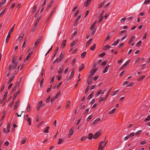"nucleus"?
Listing matches in <instances>:
<instances>
[{
	"label": "nucleus",
	"instance_id": "obj_1",
	"mask_svg": "<svg viewBox=\"0 0 150 150\" xmlns=\"http://www.w3.org/2000/svg\"><path fill=\"white\" fill-rule=\"evenodd\" d=\"M101 134V133L100 131L96 132L95 134H94V135L93 136V134L90 133L89 134L88 136V139L90 140L93 137V138L94 139H96L97 137L100 136Z\"/></svg>",
	"mask_w": 150,
	"mask_h": 150
},
{
	"label": "nucleus",
	"instance_id": "obj_2",
	"mask_svg": "<svg viewBox=\"0 0 150 150\" xmlns=\"http://www.w3.org/2000/svg\"><path fill=\"white\" fill-rule=\"evenodd\" d=\"M20 80L19 81H17L16 83L14 84V86L12 89V91H13V92H14V91H15L16 89L18 86L19 87L20 85Z\"/></svg>",
	"mask_w": 150,
	"mask_h": 150
},
{
	"label": "nucleus",
	"instance_id": "obj_3",
	"mask_svg": "<svg viewBox=\"0 0 150 150\" xmlns=\"http://www.w3.org/2000/svg\"><path fill=\"white\" fill-rule=\"evenodd\" d=\"M32 54V53H31V52L28 54L27 56L23 60L24 62H25L26 61H27L28 59L31 57V56Z\"/></svg>",
	"mask_w": 150,
	"mask_h": 150
},
{
	"label": "nucleus",
	"instance_id": "obj_4",
	"mask_svg": "<svg viewBox=\"0 0 150 150\" xmlns=\"http://www.w3.org/2000/svg\"><path fill=\"white\" fill-rule=\"evenodd\" d=\"M75 71V70L74 69H72V70L71 71V75L69 76V78H68V80H69L70 79L72 78L74 75Z\"/></svg>",
	"mask_w": 150,
	"mask_h": 150
},
{
	"label": "nucleus",
	"instance_id": "obj_5",
	"mask_svg": "<svg viewBox=\"0 0 150 150\" xmlns=\"http://www.w3.org/2000/svg\"><path fill=\"white\" fill-rule=\"evenodd\" d=\"M74 133V129L73 128H71L70 129L69 132V134L68 135V137L70 138L71 136Z\"/></svg>",
	"mask_w": 150,
	"mask_h": 150
},
{
	"label": "nucleus",
	"instance_id": "obj_6",
	"mask_svg": "<svg viewBox=\"0 0 150 150\" xmlns=\"http://www.w3.org/2000/svg\"><path fill=\"white\" fill-rule=\"evenodd\" d=\"M19 100H17L15 103L13 107V110H15L19 105Z\"/></svg>",
	"mask_w": 150,
	"mask_h": 150
},
{
	"label": "nucleus",
	"instance_id": "obj_7",
	"mask_svg": "<svg viewBox=\"0 0 150 150\" xmlns=\"http://www.w3.org/2000/svg\"><path fill=\"white\" fill-rule=\"evenodd\" d=\"M104 142L103 141L101 142V143L99 144V147L98 148V150H103L104 147L102 146V144Z\"/></svg>",
	"mask_w": 150,
	"mask_h": 150
},
{
	"label": "nucleus",
	"instance_id": "obj_8",
	"mask_svg": "<svg viewBox=\"0 0 150 150\" xmlns=\"http://www.w3.org/2000/svg\"><path fill=\"white\" fill-rule=\"evenodd\" d=\"M7 96V93L6 92L5 93L4 95V96L2 99L1 100V101H0V102H1V103L2 104L3 103L5 98Z\"/></svg>",
	"mask_w": 150,
	"mask_h": 150
},
{
	"label": "nucleus",
	"instance_id": "obj_9",
	"mask_svg": "<svg viewBox=\"0 0 150 150\" xmlns=\"http://www.w3.org/2000/svg\"><path fill=\"white\" fill-rule=\"evenodd\" d=\"M42 101L39 102L38 104V106L37 108V110L38 111L40 109V108L42 106Z\"/></svg>",
	"mask_w": 150,
	"mask_h": 150
},
{
	"label": "nucleus",
	"instance_id": "obj_10",
	"mask_svg": "<svg viewBox=\"0 0 150 150\" xmlns=\"http://www.w3.org/2000/svg\"><path fill=\"white\" fill-rule=\"evenodd\" d=\"M14 76V75L13 74L12 75V76H11V77L10 79L7 82L8 84H9L10 83L12 80L13 79Z\"/></svg>",
	"mask_w": 150,
	"mask_h": 150
},
{
	"label": "nucleus",
	"instance_id": "obj_11",
	"mask_svg": "<svg viewBox=\"0 0 150 150\" xmlns=\"http://www.w3.org/2000/svg\"><path fill=\"white\" fill-rule=\"evenodd\" d=\"M11 123L8 122L7 125V132H9L10 131V129L11 127Z\"/></svg>",
	"mask_w": 150,
	"mask_h": 150
},
{
	"label": "nucleus",
	"instance_id": "obj_12",
	"mask_svg": "<svg viewBox=\"0 0 150 150\" xmlns=\"http://www.w3.org/2000/svg\"><path fill=\"white\" fill-rule=\"evenodd\" d=\"M37 8V6L36 5H34L33 8L32 13H35L36 11V9Z\"/></svg>",
	"mask_w": 150,
	"mask_h": 150
},
{
	"label": "nucleus",
	"instance_id": "obj_13",
	"mask_svg": "<svg viewBox=\"0 0 150 150\" xmlns=\"http://www.w3.org/2000/svg\"><path fill=\"white\" fill-rule=\"evenodd\" d=\"M129 61H128L126 62L121 67L120 69H122L124 68L129 64Z\"/></svg>",
	"mask_w": 150,
	"mask_h": 150
},
{
	"label": "nucleus",
	"instance_id": "obj_14",
	"mask_svg": "<svg viewBox=\"0 0 150 150\" xmlns=\"http://www.w3.org/2000/svg\"><path fill=\"white\" fill-rule=\"evenodd\" d=\"M110 47V46L108 45H105L103 48V50H106L107 49L109 48Z\"/></svg>",
	"mask_w": 150,
	"mask_h": 150
},
{
	"label": "nucleus",
	"instance_id": "obj_15",
	"mask_svg": "<svg viewBox=\"0 0 150 150\" xmlns=\"http://www.w3.org/2000/svg\"><path fill=\"white\" fill-rule=\"evenodd\" d=\"M96 22H94L91 25L90 27V29L91 30H92L93 29L94 27H95L96 24Z\"/></svg>",
	"mask_w": 150,
	"mask_h": 150
},
{
	"label": "nucleus",
	"instance_id": "obj_16",
	"mask_svg": "<svg viewBox=\"0 0 150 150\" xmlns=\"http://www.w3.org/2000/svg\"><path fill=\"white\" fill-rule=\"evenodd\" d=\"M41 40V38L40 39H39L38 40H37L36 41V42H35V44H34L36 46H37V45H38L39 43L40 42Z\"/></svg>",
	"mask_w": 150,
	"mask_h": 150
},
{
	"label": "nucleus",
	"instance_id": "obj_17",
	"mask_svg": "<svg viewBox=\"0 0 150 150\" xmlns=\"http://www.w3.org/2000/svg\"><path fill=\"white\" fill-rule=\"evenodd\" d=\"M100 120V119L99 118L96 119L91 124L92 125H94L96 122H97L99 121Z\"/></svg>",
	"mask_w": 150,
	"mask_h": 150
},
{
	"label": "nucleus",
	"instance_id": "obj_18",
	"mask_svg": "<svg viewBox=\"0 0 150 150\" xmlns=\"http://www.w3.org/2000/svg\"><path fill=\"white\" fill-rule=\"evenodd\" d=\"M23 36H24L23 34L19 36V38H18V41L19 42H21V40H22V39H23Z\"/></svg>",
	"mask_w": 150,
	"mask_h": 150
},
{
	"label": "nucleus",
	"instance_id": "obj_19",
	"mask_svg": "<svg viewBox=\"0 0 150 150\" xmlns=\"http://www.w3.org/2000/svg\"><path fill=\"white\" fill-rule=\"evenodd\" d=\"M92 39H90L87 42L86 45V47H87L88 46V45L91 42V41H92Z\"/></svg>",
	"mask_w": 150,
	"mask_h": 150
},
{
	"label": "nucleus",
	"instance_id": "obj_20",
	"mask_svg": "<svg viewBox=\"0 0 150 150\" xmlns=\"http://www.w3.org/2000/svg\"><path fill=\"white\" fill-rule=\"evenodd\" d=\"M10 36H11L9 34H8V35L6 39V40H5L6 43H7L8 42V41L9 40V39L10 37Z\"/></svg>",
	"mask_w": 150,
	"mask_h": 150
},
{
	"label": "nucleus",
	"instance_id": "obj_21",
	"mask_svg": "<svg viewBox=\"0 0 150 150\" xmlns=\"http://www.w3.org/2000/svg\"><path fill=\"white\" fill-rule=\"evenodd\" d=\"M84 64H82L81 66L80 67L79 69V71H80L81 70L83 69V68H84Z\"/></svg>",
	"mask_w": 150,
	"mask_h": 150
},
{
	"label": "nucleus",
	"instance_id": "obj_22",
	"mask_svg": "<svg viewBox=\"0 0 150 150\" xmlns=\"http://www.w3.org/2000/svg\"><path fill=\"white\" fill-rule=\"evenodd\" d=\"M145 77V76L144 75L141 76L139 79H138L137 81H140L142 80Z\"/></svg>",
	"mask_w": 150,
	"mask_h": 150
},
{
	"label": "nucleus",
	"instance_id": "obj_23",
	"mask_svg": "<svg viewBox=\"0 0 150 150\" xmlns=\"http://www.w3.org/2000/svg\"><path fill=\"white\" fill-rule=\"evenodd\" d=\"M15 24H14L13 26L10 29L8 33V34H9L10 35L11 34V33L13 30L14 29V27L15 25Z\"/></svg>",
	"mask_w": 150,
	"mask_h": 150
},
{
	"label": "nucleus",
	"instance_id": "obj_24",
	"mask_svg": "<svg viewBox=\"0 0 150 150\" xmlns=\"http://www.w3.org/2000/svg\"><path fill=\"white\" fill-rule=\"evenodd\" d=\"M37 24L35 23L34 26L33 27V28L31 29V31L32 32H33L35 31V30L37 28Z\"/></svg>",
	"mask_w": 150,
	"mask_h": 150
},
{
	"label": "nucleus",
	"instance_id": "obj_25",
	"mask_svg": "<svg viewBox=\"0 0 150 150\" xmlns=\"http://www.w3.org/2000/svg\"><path fill=\"white\" fill-rule=\"evenodd\" d=\"M66 44V40H63L62 43V48H63L65 46Z\"/></svg>",
	"mask_w": 150,
	"mask_h": 150
},
{
	"label": "nucleus",
	"instance_id": "obj_26",
	"mask_svg": "<svg viewBox=\"0 0 150 150\" xmlns=\"http://www.w3.org/2000/svg\"><path fill=\"white\" fill-rule=\"evenodd\" d=\"M119 41L120 40H117L114 43L112 44V45L114 46L116 45L119 43Z\"/></svg>",
	"mask_w": 150,
	"mask_h": 150
},
{
	"label": "nucleus",
	"instance_id": "obj_27",
	"mask_svg": "<svg viewBox=\"0 0 150 150\" xmlns=\"http://www.w3.org/2000/svg\"><path fill=\"white\" fill-rule=\"evenodd\" d=\"M13 65H10L9 66V67L8 70L9 71H11V69L14 70V69H13Z\"/></svg>",
	"mask_w": 150,
	"mask_h": 150
},
{
	"label": "nucleus",
	"instance_id": "obj_28",
	"mask_svg": "<svg viewBox=\"0 0 150 150\" xmlns=\"http://www.w3.org/2000/svg\"><path fill=\"white\" fill-rule=\"evenodd\" d=\"M135 36H132L131 37V38L130 39L128 43L129 44H130L131 43V42H132L133 41V39H134L135 38Z\"/></svg>",
	"mask_w": 150,
	"mask_h": 150
},
{
	"label": "nucleus",
	"instance_id": "obj_29",
	"mask_svg": "<svg viewBox=\"0 0 150 150\" xmlns=\"http://www.w3.org/2000/svg\"><path fill=\"white\" fill-rule=\"evenodd\" d=\"M6 115V112H4L3 113V115L2 116V117H1V122L4 119V117Z\"/></svg>",
	"mask_w": 150,
	"mask_h": 150
},
{
	"label": "nucleus",
	"instance_id": "obj_30",
	"mask_svg": "<svg viewBox=\"0 0 150 150\" xmlns=\"http://www.w3.org/2000/svg\"><path fill=\"white\" fill-rule=\"evenodd\" d=\"M92 82V80L91 79V78H88L87 81V83L89 85Z\"/></svg>",
	"mask_w": 150,
	"mask_h": 150
},
{
	"label": "nucleus",
	"instance_id": "obj_31",
	"mask_svg": "<svg viewBox=\"0 0 150 150\" xmlns=\"http://www.w3.org/2000/svg\"><path fill=\"white\" fill-rule=\"evenodd\" d=\"M6 8L3 11L0 13V18L4 14L5 11L6 10Z\"/></svg>",
	"mask_w": 150,
	"mask_h": 150
},
{
	"label": "nucleus",
	"instance_id": "obj_32",
	"mask_svg": "<svg viewBox=\"0 0 150 150\" xmlns=\"http://www.w3.org/2000/svg\"><path fill=\"white\" fill-rule=\"evenodd\" d=\"M31 118L30 117L28 118L27 119V121L28 122V125H31Z\"/></svg>",
	"mask_w": 150,
	"mask_h": 150
},
{
	"label": "nucleus",
	"instance_id": "obj_33",
	"mask_svg": "<svg viewBox=\"0 0 150 150\" xmlns=\"http://www.w3.org/2000/svg\"><path fill=\"white\" fill-rule=\"evenodd\" d=\"M96 46V44H93V45L91 47L90 50H93L95 49Z\"/></svg>",
	"mask_w": 150,
	"mask_h": 150
},
{
	"label": "nucleus",
	"instance_id": "obj_34",
	"mask_svg": "<svg viewBox=\"0 0 150 150\" xmlns=\"http://www.w3.org/2000/svg\"><path fill=\"white\" fill-rule=\"evenodd\" d=\"M20 89H18L17 91L14 94V95L16 96H17L19 93L20 92Z\"/></svg>",
	"mask_w": 150,
	"mask_h": 150
},
{
	"label": "nucleus",
	"instance_id": "obj_35",
	"mask_svg": "<svg viewBox=\"0 0 150 150\" xmlns=\"http://www.w3.org/2000/svg\"><path fill=\"white\" fill-rule=\"evenodd\" d=\"M41 16H40L38 17L37 19V20H36V21L35 22V24H36L37 25L38 24V23H39V20L41 18Z\"/></svg>",
	"mask_w": 150,
	"mask_h": 150
},
{
	"label": "nucleus",
	"instance_id": "obj_36",
	"mask_svg": "<svg viewBox=\"0 0 150 150\" xmlns=\"http://www.w3.org/2000/svg\"><path fill=\"white\" fill-rule=\"evenodd\" d=\"M13 64H14L13 65V69H15L16 67H17V64H18V62H16L15 63H13Z\"/></svg>",
	"mask_w": 150,
	"mask_h": 150
},
{
	"label": "nucleus",
	"instance_id": "obj_37",
	"mask_svg": "<svg viewBox=\"0 0 150 150\" xmlns=\"http://www.w3.org/2000/svg\"><path fill=\"white\" fill-rule=\"evenodd\" d=\"M63 57V55L62 54V53H61L60 55V56H59V62H61L62 60V58Z\"/></svg>",
	"mask_w": 150,
	"mask_h": 150
},
{
	"label": "nucleus",
	"instance_id": "obj_38",
	"mask_svg": "<svg viewBox=\"0 0 150 150\" xmlns=\"http://www.w3.org/2000/svg\"><path fill=\"white\" fill-rule=\"evenodd\" d=\"M86 55V52H83L81 54V57L82 58H84Z\"/></svg>",
	"mask_w": 150,
	"mask_h": 150
},
{
	"label": "nucleus",
	"instance_id": "obj_39",
	"mask_svg": "<svg viewBox=\"0 0 150 150\" xmlns=\"http://www.w3.org/2000/svg\"><path fill=\"white\" fill-rule=\"evenodd\" d=\"M150 2V0H145L144 4H149Z\"/></svg>",
	"mask_w": 150,
	"mask_h": 150
},
{
	"label": "nucleus",
	"instance_id": "obj_40",
	"mask_svg": "<svg viewBox=\"0 0 150 150\" xmlns=\"http://www.w3.org/2000/svg\"><path fill=\"white\" fill-rule=\"evenodd\" d=\"M115 110V109H112V110H111L109 112V113L110 114H113L114 113V112Z\"/></svg>",
	"mask_w": 150,
	"mask_h": 150
},
{
	"label": "nucleus",
	"instance_id": "obj_41",
	"mask_svg": "<svg viewBox=\"0 0 150 150\" xmlns=\"http://www.w3.org/2000/svg\"><path fill=\"white\" fill-rule=\"evenodd\" d=\"M63 69V67L62 68H60L59 69V70L58 71V73L59 74H61L62 72V71Z\"/></svg>",
	"mask_w": 150,
	"mask_h": 150
},
{
	"label": "nucleus",
	"instance_id": "obj_42",
	"mask_svg": "<svg viewBox=\"0 0 150 150\" xmlns=\"http://www.w3.org/2000/svg\"><path fill=\"white\" fill-rule=\"evenodd\" d=\"M43 79H42L40 81V87L42 88V83H43Z\"/></svg>",
	"mask_w": 150,
	"mask_h": 150
},
{
	"label": "nucleus",
	"instance_id": "obj_43",
	"mask_svg": "<svg viewBox=\"0 0 150 150\" xmlns=\"http://www.w3.org/2000/svg\"><path fill=\"white\" fill-rule=\"evenodd\" d=\"M16 57H13L12 58V63L16 62Z\"/></svg>",
	"mask_w": 150,
	"mask_h": 150
},
{
	"label": "nucleus",
	"instance_id": "obj_44",
	"mask_svg": "<svg viewBox=\"0 0 150 150\" xmlns=\"http://www.w3.org/2000/svg\"><path fill=\"white\" fill-rule=\"evenodd\" d=\"M6 0H2V2L0 3V6H1V4H4L6 2Z\"/></svg>",
	"mask_w": 150,
	"mask_h": 150
},
{
	"label": "nucleus",
	"instance_id": "obj_45",
	"mask_svg": "<svg viewBox=\"0 0 150 150\" xmlns=\"http://www.w3.org/2000/svg\"><path fill=\"white\" fill-rule=\"evenodd\" d=\"M141 43H142V42L141 41H139L136 44V46L138 47L139 46H140V45H141Z\"/></svg>",
	"mask_w": 150,
	"mask_h": 150
},
{
	"label": "nucleus",
	"instance_id": "obj_46",
	"mask_svg": "<svg viewBox=\"0 0 150 150\" xmlns=\"http://www.w3.org/2000/svg\"><path fill=\"white\" fill-rule=\"evenodd\" d=\"M104 4H105V3H104V2H102L99 5V8H100L102 7L104 5Z\"/></svg>",
	"mask_w": 150,
	"mask_h": 150
},
{
	"label": "nucleus",
	"instance_id": "obj_47",
	"mask_svg": "<svg viewBox=\"0 0 150 150\" xmlns=\"http://www.w3.org/2000/svg\"><path fill=\"white\" fill-rule=\"evenodd\" d=\"M63 141V140L62 139L60 138L59 139V142H58V144H60Z\"/></svg>",
	"mask_w": 150,
	"mask_h": 150
},
{
	"label": "nucleus",
	"instance_id": "obj_48",
	"mask_svg": "<svg viewBox=\"0 0 150 150\" xmlns=\"http://www.w3.org/2000/svg\"><path fill=\"white\" fill-rule=\"evenodd\" d=\"M111 89H111H111H110V90H109V91H108V93L107 94V95L106 96V97H105V99H106L107 98V97H108V96L109 95V93H110V92L111 91Z\"/></svg>",
	"mask_w": 150,
	"mask_h": 150
},
{
	"label": "nucleus",
	"instance_id": "obj_49",
	"mask_svg": "<svg viewBox=\"0 0 150 150\" xmlns=\"http://www.w3.org/2000/svg\"><path fill=\"white\" fill-rule=\"evenodd\" d=\"M89 108H87V109L83 113V114L85 115L87 113H88V112L89 111Z\"/></svg>",
	"mask_w": 150,
	"mask_h": 150
},
{
	"label": "nucleus",
	"instance_id": "obj_50",
	"mask_svg": "<svg viewBox=\"0 0 150 150\" xmlns=\"http://www.w3.org/2000/svg\"><path fill=\"white\" fill-rule=\"evenodd\" d=\"M103 17H100V18L98 21V23H100L102 21L103 19Z\"/></svg>",
	"mask_w": 150,
	"mask_h": 150
},
{
	"label": "nucleus",
	"instance_id": "obj_51",
	"mask_svg": "<svg viewBox=\"0 0 150 150\" xmlns=\"http://www.w3.org/2000/svg\"><path fill=\"white\" fill-rule=\"evenodd\" d=\"M150 119V116L149 115V116H147V117L146 118L145 120H144V121H147V120H149Z\"/></svg>",
	"mask_w": 150,
	"mask_h": 150
},
{
	"label": "nucleus",
	"instance_id": "obj_52",
	"mask_svg": "<svg viewBox=\"0 0 150 150\" xmlns=\"http://www.w3.org/2000/svg\"><path fill=\"white\" fill-rule=\"evenodd\" d=\"M89 3V1L88 0H87L86 2V3L85 4V7H86L87 6H88V3Z\"/></svg>",
	"mask_w": 150,
	"mask_h": 150
},
{
	"label": "nucleus",
	"instance_id": "obj_53",
	"mask_svg": "<svg viewBox=\"0 0 150 150\" xmlns=\"http://www.w3.org/2000/svg\"><path fill=\"white\" fill-rule=\"evenodd\" d=\"M58 48L57 47V48L55 50V52L53 56V57H54L55 56V55L57 53V51L58 50Z\"/></svg>",
	"mask_w": 150,
	"mask_h": 150
},
{
	"label": "nucleus",
	"instance_id": "obj_54",
	"mask_svg": "<svg viewBox=\"0 0 150 150\" xmlns=\"http://www.w3.org/2000/svg\"><path fill=\"white\" fill-rule=\"evenodd\" d=\"M108 70V67H106L105 69H104V70L103 71V73H105Z\"/></svg>",
	"mask_w": 150,
	"mask_h": 150
},
{
	"label": "nucleus",
	"instance_id": "obj_55",
	"mask_svg": "<svg viewBox=\"0 0 150 150\" xmlns=\"http://www.w3.org/2000/svg\"><path fill=\"white\" fill-rule=\"evenodd\" d=\"M89 86H88L87 87L86 90V91H85V93L86 94L88 92L89 89Z\"/></svg>",
	"mask_w": 150,
	"mask_h": 150
},
{
	"label": "nucleus",
	"instance_id": "obj_56",
	"mask_svg": "<svg viewBox=\"0 0 150 150\" xmlns=\"http://www.w3.org/2000/svg\"><path fill=\"white\" fill-rule=\"evenodd\" d=\"M14 103V101H13L11 102V103H10V104L8 106L10 107H11L13 105Z\"/></svg>",
	"mask_w": 150,
	"mask_h": 150
},
{
	"label": "nucleus",
	"instance_id": "obj_57",
	"mask_svg": "<svg viewBox=\"0 0 150 150\" xmlns=\"http://www.w3.org/2000/svg\"><path fill=\"white\" fill-rule=\"evenodd\" d=\"M93 93H91L88 96V99L91 98L92 96L93 95Z\"/></svg>",
	"mask_w": 150,
	"mask_h": 150
},
{
	"label": "nucleus",
	"instance_id": "obj_58",
	"mask_svg": "<svg viewBox=\"0 0 150 150\" xmlns=\"http://www.w3.org/2000/svg\"><path fill=\"white\" fill-rule=\"evenodd\" d=\"M92 117V115H91L88 116V118H87L86 120L87 121H89L90 119H91Z\"/></svg>",
	"mask_w": 150,
	"mask_h": 150
},
{
	"label": "nucleus",
	"instance_id": "obj_59",
	"mask_svg": "<svg viewBox=\"0 0 150 150\" xmlns=\"http://www.w3.org/2000/svg\"><path fill=\"white\" fill-rule=\"evenodd\" d=\"M60 93H58L54 97L55 99H57L58 97V96H59V95H60Z\"/></svg>",
	"mask_w": 150,
	"mask_h": 150
},
{
	"label": "nucleus",
	"instance_id": "obj_60",
	"mask_svg": "<svg viewBox=\"0 0 150 150\" xmlns=\"http://www.w3.org/2000/svg\"><path fill=\"white\" fill-rule=\"evenodd\" d=\"M27 111L29 112L30 110V107L29 104L28 106V108L27 109Z\"/></svg>",
	"mask_w": 150,
	"mask_h": 150
},
{
	"label": "nucleus",
	"instance_id": "obj_61",
	"mask_svg": "<svg viewBox=\"0 0 150 150\" xmlns=\"http://www.w3.org/2000/svg\"><path fill=\"white\" fill-rule=\"evenodd\" d=\"M101 90H100L98 93L96 94V95L97 96H98L101 93Z\"/></svg>",
	"mask_w": 150,
	"mask_h": 150
},
{
	"label": "nucleus",
	"instance_id": "obj_62",
	"mask_svg": "<svg viewBox=\"0 0 150 150\" xmlns=\"http://www.w3.org/2000/svg\"><path fill=\"white\" fill-rule=\"evenodd\" d=\"M59 58L55 60L53 62V64H54L57 62H59Z\"/></svg>",
	"mask_w": 150,
	"mask_h": 150
},
{
	"label": "nucleus",
	"instance_id": "obj_63",
	"mask_svg": "<svg viewBox=\"0 0 150 150\" xmlns=\"http://www.w3.org/2000/svg\"><path fill=\"white\" fill-rule=\"evenodd\" d=\"M105 55V53H101L99 55V56L100 57H102L104 56Z\"/></svg>",
	"mask_w": 150,
	"mask_h": 150
},
{
	"label": "nucleus",
	"instance_id": "obj_64",
	"mask_svg": "<svg viewBox=\"0 0 150 150\" xmlns=\"http://www.w3.org/2000/svg\"><path fill=\"white\" fill-rule=\"evenodd\" d=\"M9 144V143L8 142H6L4 143V144L6 146H8Z\"/></svg>",
	"mask_w": 150,
	"mask_h": 150
}]
</instances>
